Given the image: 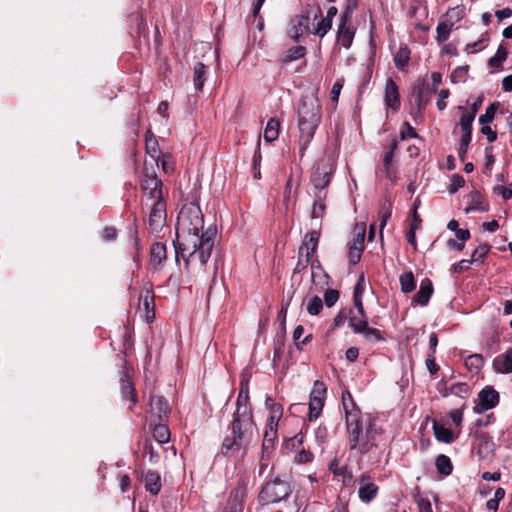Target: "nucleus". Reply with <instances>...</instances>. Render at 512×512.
<instances>
[{"mask_svg": "<svg viewBox=\"0 0 512 512\" xmlns=\"http://www.w3.org/2000/svg\"><path fill=\"white\" fill-rule=\"evenodd\" d=\"M176 259L190 265L203 266L211 256L216 230H204V219L199 205L190 203L182 207L177 218Z\"/></svg>", "mask_w": 512, "mask_h": 512, "instance_id": "obj_1", "label": "nucleus"}, {"mask_svg": "<svg viewBox=\"0 0 512 512\" xmlns=\"http://www.w3.org/2000/svg\"><path fill=\"white\" fill-rule=\"evenodd\" d=\"M231 430L233 437H226L222 444L225 453L232 449L246 447L252 441L257 430L249 404V386L244 381L240 385Z\"/></svg>", "mask_w": 512, "mask_h": 512, "instance_id": "obj_2", "label": "nucleus"}, {"mask_svg": "<svg viewBox=\"0 0 512 512\" xmlns=\"http://www.w3.org/2000/svg\"><path fill=\"white\" fill-rule=\"evenodd\" d=\"M347 443L350 451L357 455H365L374 448H378L382 442L383 430L377 421L370 415L355 418L353 414L348 416Z\"/></svg>", "mask_w": 512, "mask_h": 512, "instance_id": "obj_3", "label": "nucleus"}, {"mask_svg": "<svg viewBox=\"0 0 512 512\" xmlns=\"http://www.w3.org/2000/svg\"><path fill=\"white\" fill-rule=\"evenodd\" d=\"M321 122V105L317 90L306 92L297 107L300 153L303 156Z\"/></svg>", "mask_w": 512, "mask_h": 512, "instance_id": "obj_4", "label": "nucleus"}, {"mask_svg": "<svg viewBox=\"0 0 512 512\" xmlns=\"http://www.w3.org/2000/svg\"><path fill=\"white\" fill-rule=\"evenodd\" d=\"M291 494L287 482L278 478L268 481L259 493V502L263 505L273 504L286 499Z\"/></svg>", "mask_w": 512, "mask_h": 512, "instance_id": "obj_5", "label": "nucleus"}, {"mask_svg": "<svg viewBox=\"0 0 512 512\" xmlns=\"http://www.w3.org/2000/svg\"><path fill=\"white\" fill-rule=\"evenodd\" d=\"M334 171V159L331 156L323 157L313 166L311 181L318 193L323 194L331 181Z\"/></svg>", "mask_w": 512, "mask_h": 512, "instance_id": "obj_6", "label": "nucleus"}, {"mask_svg": "<svg viewBox=\"0 0 512 512\" xmlns=\"http://www.w3.org/2000/svg\"><path fill=\"white\" fill-rule=\"evenodd\" d=\"M148 162H145L144 178L142 181V205L150 203H156L157 201H165L162 192V181L159 180L155 174V171H151L147 168Z\"/></svg>", "mask_w": 512, "mask_h": 512, "instance_id": "obj_7", "label": "nucleus"}, {"mask_svg": "<svg viewBox=\"0 0 512 512\" xmlns=\"http://www.w3.org/2000/svg\"><path fill=\"white\" fill-rule=\"evenodd\" d=\"M143 211L148 214V228L151 233H159L166 224V202L157 201L142 205Z\"/></svg>", "mask_w": 512, "mask_h": 512, "instance_id": "obj_8", "label": "nucleus"}, {"mask_svg": "<svg viewBox=\"0 0 512 512\" xmlns=\"http://www.w3.org/2000/svg\"><path fill=\"white\" fill-rule=\"evenodd\" d=\"M327 388L322 381H315L309 397V421L316 420L324 407Z\"/></svg>", "mask_w": 512, "mask_h": 512, "instance_id": "obj_9", "label": "nucleus"}, {"mask_svg": "<svg viewBox=\"0 0 512 512\" xmlns=\"http://www.w3.org/2000/svg\"><path fill=\"white\" fill-rule=\"evenodd\" d=\"M249 484V477L246 474H241L236 487L230 492L227 508L243 512L244 500L247 495V486Z\"/></svg>", "mask_w": 512, "mask_h": 512, "instance_id": "obj_10", "label": "nucleus"}, {"mask_svg": "<svg viewBox=\"0 0 512 512\" xmlns=\"http://www.w3.org/2000/svg\"><path fill=\"white\" fill-rule=\"evenodd\" d=\"M378 492V486L371 480L370 476L363 474L359 478L358 496L361 501L369 503Z\"/></svg>", "mask_w": 512, "mask_h": 512, "instance_id": "obj_11", "label": "nucleus"}, {"mask_svg": "<svg viewBox=\"0 0 512 512\" xmlns=\"http://www.w3.org/2000/svg\"><path fill=\"white\" fill-rule=\"evenodd\" d=\"M319 238L320 232L317 230L306 233L299 247L298 253L306 258L313 259L318 247Z\"/></svg>", "mask_w": 512, "mask_h": 512, "instance_id": "obj_12", "label": "nucleus"}, {"mask_svg": "<svg viewBox=\"0 0 512 512\" xmlns=\"http://www.w3.org/2000/svg\"><path fill=\"white\" fill-rule=\"evenodd\" d=\"M309 32V17L305 15H297L291 19L288 34L295 41Z\"/></svg>", "mask_w": 512, "mask_h": 512, "instance_id": "obj_13", "label": "nucleus"}, {"mask_svg": "<svg viewBox=\"0 0 512 512\" xmlns=\"http://www.w3.org/2000/svg\"><path fill=\"white\" fill-rule=\"evenodd\" d=\"M384 100L387 107L397 111L400 107V94L397 84L391 79H387L384 92Z\"/></svg>", "mask_w": 512, "mask_h": 512, "instance_id": "obj_14", "label": "nucleus"}, {"mask_svg": "<svg viewBox=\"0 0 512 512\" xmlns=\"http://www.w3.org/2000/svg\"><path fill=\"white\" fill-rule=\"evenodd\" d=\"M311 265L312 271V279L316 282V278L322 273L323 278L328 279V275L324 273L320 262L318 260H313L311 258H306L305 256L298 253V261L296 267L294 269L295 272H301L307 268L308 265Z\"/></svg>", "mask_w": 512, "mask_h": 512, "instance_id": "obj_15", "label": "nucleus"}, {"mask_svg": "<svg viewBox=\"0 0 512 512\" xmlns=\"http://www.w3.org/2000/svg\"><path fill=\"white\" fill-rule=\"evenodd\" d=\"M499 402V394L496 390L491 387H485L479 393V409L478 412H482L491 408H494Z\"/></svg>", "mask_w": 512, "mask_h": 512, "instance_id": "obj_16", "label": "nucleus"}, {"mask_svg": "<svg viewBox=\"0 0 512 512\" xmlns=\"http://www.w3.org/2000/svg\"><path fill=\"white\" fill-rule=\"evenodd\" d=\"M278 438V426L266 424L262 442V458L268 457Z\"/></svg>", "mask_w": 512, "mask_h": 512, "instance_id": "obj_17", "label": "nucleus"}, {"mask_svg": "<svg viewBox=\"0 0 512 512\" xmlns=\"http://www.w3.org/2000/svg\"><path fill=\"white\" fill-rule=\"evenodd\" d=\"M492 367L495 372L508 374L512 372V348H509L505 353L498 355L492 362Z\"/></svg>", "mask_w": 512, "mask_h": 512, "instance_id": "obj_18", "label": "nucleus"}, {"mask_svg": "<svg viewBox=\"0 0 512 512\" xmlns=\"http://www.w3.org/2000/svg\"><path fill=\"white\" fill-rule=\"evenodd\" d=\"M348 18L341 17V24L338 28L337 40L346 49L350 48L355 31L352 27L346 25Z\"/></svg>", "mask_w": 512, "mask_h": 512, "instance_id": "obj_19", "label": "nucleus"}, {"mask_svg": "<svg viewBox=\"0 0 512 512\" xmlns=\"http://www.w3.org/2000/svg\"><path fill=\"white\" fill-rule=\"evenodd\" d=\"M150 407L151 412L159 419H162L170 411L168 401L162 396H153L150 400Z\"/></svg>", "mask_w": 512, "mask_h": 512, "instance_id": "obj_20", "label": "nucleus"}, {"mask_svg": "<svg viewBox=\"0 0 512 512\" xmlns=\"http://www.w3.org/2000/svg\"><path fill=\"white\" fill-rule=\"evenodd\" d=\"M433 293L432 283L429 279H425L421 282L418 292L415 295V301L421 305L425 306L429 302Z\"/></svg>", "mask_w": 512, "mask_h": 512, "instance_id": "obj_21", "label": "nucleus"}, {"mask_svg": "<svg viewBox=\"0 0 512 512\" xmlns=\"http://www.w3.org/2000/svg\"><path fill=\"white\" fill-rule=\"evenodd\" d=\"M397 148V142L393 141V143L390 145L389 149L385 152L384 158H383V166L385 170L386 177L390 180L396 179V169L394 168L392 164V158L394 151Z\"/></svg>", "mask_w": 512, "mask_h": 512, "instance_id": "obj_22", "label": "nucleus"}, {"mask_svg": "<svg viewBox=\"0 0 512 512\" xmlns=\"http://www.w3.org/2000/svg\"><path fill=\"white\" fill-rule=\"evenodd\" d=\"M342 404H343V408L345 411L346 423L348 422V416L350 414H353L356 419L364 416L360 413V410L356 407V404H355V402L352 398V395L349 391H344L342 393Z\"/></svg>", "mask_w": 512, "mask_h": 512, "instance_id": "obj_23", "label": "nucleus"}, {"mask_svg": "<svg viewBox=\"0 0 512 512\" xmlns=\"http://www.w3.org/2000/svg\"><path fill=\"white\" fill-rule=\"evenodd\" d=\"M208 76V68L201 62H197L193 69V84L196 90H202Z\"/></svg>", "mask_w": 512, "mask_h": 512, "instance_id": "obj_24", "label": "nucleus"}, {"mask_svg": "<svg viewBox=\"0 0 512 512\" xmlns=\"http://www.w3.org/2000/svg\"><path fill=\"white\" fill-rule=\"evenodd\" d=\"M325 197H326V192H324L323 194L317 193L316 194L317 199L314 201L312 211H311V219L313 221H317L316 224L318 226H320V224H321L320 221H318V220H321L325 214V209H326V206L324 203Z\"/></svg>", "mask_w": 512, "mask_h": 512, "instance_id": "obj_25", "label": "nucleus"}, {"mask_svg": "<svg viewBox=\"0 0 512 512\" xmlns=\"http://www.w3.org/2000/svg\"><path fill=\"white\" fill-rule=\"evenodd\" d=\"M314 20H318V22L312 33L318 35L321 38L324 37L326 33L331 29L332 23L329 22V19L322 17V11L320 8H317L314 14Z\"/></svg>", "mask_w": 512, "mask_h": 512, "instance_id": "obj_26", "label": "nucleus"}, {"mask_svg": "<svg viewBox=\"0 0 512 512\" xmlns=\"http://www.w3.org/2000/svg\"><path fill=\"white\" fill-rule=\"evenodd\" d=\"M329 469L334 475L341 477L343 485L350 486L353 483L352 472L347 466H339L338 463L333 462L330 464Z\"/></svg>", "mask_w": 512, "mask_h": 512, "instance_id": "obj_27", "label": "nucleus"}, {"mask_svg": "<svg viewBox=\"0 0 512 512\" xmlns=\"http://www.w3.org/2000/svg\"><path fill=\"white\" fill-rule=\"evenodd\" d=\"M145 488L153 495H157L161 489L160 476L155 472L148 471L144 476Z\"/></svg>", "mask_w": 512, "mask_h": 512, "instance_id": "obj_28", "label": "nucleus"}, {"mask_svg": "<svg viewBox=\"0 0 512 512\" xmlns=\"http://www.w3.org/2000/svg\"><path fill=\"white\" fill-rule=\"evenodd\" d=\"M297 187L298 182L292 177H289L284 188V204L287 208L290 204H294L295 202Z\"/></svg>", "mask_w": 512, "mask_h": 512, "instance_id": "obj_29", "label": "nucleus"}, {"mask_svg": "<svg viewBox=\"0 0 512 512\" xmlns=\"http://www.w3.org/2000/svg\"><path fill=\"white\" fill-rule=\"evenodd\" d=\"M433 431L436 439L441 442L451 443L454 440L452 431L436 421L433 423Z\"/></svg>", "mask_w": 512, "mask_h": 512, "instance_id": "obj_30", "label": "nucleus"}, {"mask_svg": "<svg viewBox=\"0 0 512 512\" xmlns=\"http://www.w3.org/2000/svg\"><path fill=\"white\" fill-rule=\"evenodd\" d=\"M410 60V50L407 46H401L399 50L394 55V63L395 66L404 71L408 66Z\"/></svg>", "mask_w": 512, "mask_h": 512, "instance_id": "obj_31", "label": "nucleus"}, {"mask_svg": "<svg viewBox=\"0 0 512 512\" xmlns=\"http://www.w3.org/2000/svg\"><path fill=\"white\" fill-rule=\"evenodd\" d=\"M280 123L277 119L271 118L266 124L264 130V139L267 142H273L279 136Z\"/></svg>", "mask_w": 512, "mask_h": 512, "instance_id": "obj_32", "label": "nucleus"}, {"mask_svg": "<svg viewBox=\"0 0 512 512\" xmlns=\"http://www.w3.org/2000/svg\"><path fill=\"white\" fill-rule=\"evenodd\" d=\"M141 303L146 311L147 321L154 318V295L151 290H146L145 294L141 296Z\"/></svg>", "mask_w": 512, "mask_h": 512, "instance_id": "obj_33", "label": "nucleus"}, {"mask_svg": "<svg viewBox=\"0 0 512 512\" xmlns=\"http://www.w3.org/2000/svg\"><path fill=\"white\" fill-rule=\"evenodd\" d=\"M151 262L154 265H160L166 259V246L162 243H155L151 247Z\"/></svg>", "mask_w": 512, "mask_h": 512, "instance_id": "obj_34", "label": "nucleus"}, {"mask_svg": "<svg viewBox=\"0 0 512 512\" xmlns=\"http://www.w3.org/2000/svg\"><path fill=\"white\" fill-rule=\"evenodd\" d=\"M348 313L349 326L353 329L354 333L360 332V329L367 323L366 314L359 315L358 313H354L352 310H349Z\"/></svg>", "mask_w": 512, "mask_h": 512, "instance_id": "obj_35", "label": "nucleus"}, {"mask_svg": "<svg viewBox=\"0 0 512 512\" xmlns=\"http://www.w3.org/2000/svg\"><path fill=\"white\" fill-rule=\"evenodd\" d=\"M438 472L444 476H448L452 473V463L448 456L441 454L437 456L435 461Z\"/></svg>", "mask_w": 512, "mask_h": 512, "instance_id": "obj_36", "label": "nucleus"}, {"mask_svg": "<svg viewBox=\"0 0 512 512\" xmlns=\"http://www.w3.org/2000/svg\"><path fill=\"white\" fill-rule=\"evenodd\" d=\"M399 281L401 285V290L404 293H409L413 291L416 287L414 275L411 271L403 273L400 276Z\"/></svg>", "mask_w": 512, "mask_h": 512, "instance_id": "obj_37", "label": "nucleus"}, {"mask_svg": "<svg viewBox=\"0 0 512 512\" xmlns=\"http://www.w3.org/2000/svg\"><path fill=\"white\" fill-rule=\"evenodd\" d=\"M465 365L471 372H478L484 365V358L481 354H472L465 359Z\"/></svg>", "mask_w": 512, "mask_h": 512, "instance_id": "obj_38", "label": "nucleus"}, {"mask_svg": "<svg viewBox=\"0 0 512 512\" xmlns=\"http://www.w3.org/2000/svg\"><path fill=\"white\" fill-rule=\"evenodd\" d=\"M360 330L357 334H362L369 342H379L384 339L379 330L368 326V322Z\"/></svg>", "mask_w": 512, "mask_h": 512, "instance_id": "obj_39", "label": "nucleus"}, {"mask_svg": "<svg viewBox=\"0 0 512 512\" xmlns=\"http://www.w3.org/2000/svg\"><path fill=\"white\" fill-rule=\"evenodd\" d=\"M153 437L160 444L167 443L170 440V432L166 425L158 424L153 429Z\"/></svg>", "mask_w": 512, "mask_h": 512, "instance_id": "obj_40", "label": "nucleus"}, {"mask_svg": "<svg viewBox=\"0 0 512 512\" xmlns=\"http://www.w3.org/2000/svg\"><path fill=\"white\" fill-rule=\"evenodd\" d=\"M270 414L267 418L266 424L278 426V422L283 415V407L279 403H272L270 407Z\"/></svg>", "mask_w": 512, "mask_h": 512, "instance_id": "obj_41", "label": "nucleus"}, {"mask_svg": "<svg viewBox=\"0 0 512 512\" xmlns=\"http://www.w3.org/2000/svg\"><path fill=\"white\" fill-rule=\"evenodd\" d=\"M306 48L304 46H295L288 49L283 57L284 62H292L304 57Z\"/></svg>", "mask_w": 512, "mask_h": 512, "instance_id": "obj_42", "label": "nucleus"}, {"mask_svg": "<svg viewBox=\"0 0 512 512\" xmlns=\"http://www.w3.org/2000/svg\"><path fill=\"white\" fill-rule=\"evenodd\" d=\"M474 210H479L483 212L488 211V204L483 202L481 195L478 193H475L472 196V204L465 209V212L470 213L471 211Z\"/></svg>", "mask_w": 512, "mask_h": 512, "instance_id": "obj_43", "label": "nucleus"}, {"mask_svg": "<svg viewBox=\"0 0 512 512\" xmlns=\"http://www.w3.org/2000/svg\"><path fill=\"white\" fill-rule=\"evenodd\" d=\"M474 119H475V111L474 112L464 111L461 116V119H460L461 131L472 133V123H473Z\"/></svg>", "mask_w": 512, "mask_h": 512, "instance_id": "obj_44", "label": "nucleus"}, {"mask_svg": "<svg viewBox=\"0 0 512 512\" xmlns=\"http://www.w3.org/2000/svg\"><path fill=\"white\" fill-rule=\"evenodd\" d=\"M507 51L505 48H503L502 46H500L496 52V54L491 57L488 61L489 63V66L491 67H494V68H498L502 65V63L505 61V59L507 58Z\"/></svg>", "mask_w": 512, "mask_h": 512, "instance_id": "obj_45", "label": "nucleus"}, {"mask_svg": "<svg viewBox=\"0 0 512 512\" xmlns=\"http://www.w3.org/2000/svg\"><path fill=\"white\" fill-rule=\"evenodd\" d=\"M307 312L310 315H317L323 308L322 299L318 296L312 297L307 303Z\"/></svg>", "mask_w": 512, "mask_h": 512, "instance_id": "obj_46", "label": "nucleus"}, {"mask_svg": "<svg viewBox=\"0 0 512 512\" xmlns=\"http://www.w3.org/2000/svg\"><path fill=\"white\" fill-rule=\"evenodd\" d=\"M498 106H499V103H497V102L490 104L486 108L485 113L480 116L479 122L482 125H486V124L492 122L493 119H494L495 112H496V109H497Z\"/></svg>", "mask_w": 512, "mask_h": 512, "instance_id": "obj_47", "label": "nucleus"}, {"mask_svg": "<svg viewBox=\"0 0 512 512\" xmlns=\"http://www.w3.org/2000/svg\"><path fill=\"white\" fill-rule=\"evenodd\" d=\"M468 66H459L451 73V81L453 83L464 82L468 75Z\"/></svg>", "mask_w": 512, "mask_h": 512, "instance_id": "obj_48", "label": "nucleus"}, {"mask_svg": "<svg viewBox=\"0 0 512 512\" xmlns=\"http://www.w3.org/2000/svg\"><path fill=\"white\" fill-rule=\"evenodd\" d=\"M436 39L438 42L446 41L451 33V24L448 23H440L436 28Z\"/></svg>", "mask_w": 512, "mask_h": 512, "instance_id": "obj_49", "label": "nucleus"}, {"mask_svg": "<svg viewBox=\"0 0 512 512\" xmlns=\"http://www.w3.org/2000/svg\"><path fill=\"white\" fill-rule=\"evenodd\" d=\"M366 234V224L364 222L356 223L353 229V239L354 241L361 242L364 244Z\"/></svg>", "mask_w": 512, "mask_h": 512, "instance_id": "obj_50", "label": "nucleus"}, {"mask_svg": "<svg viewBox=\"0 0 512 512\" xmlns=\"http://www.w3.org/2000/svg\"><path fill=\"white\" fill-rule=\"evenodd\" d=\"M489 245L481 244L472 253L471 259L473 262H481L489 252Z\"/></svg>", "mask_w": 512, "mask_h": 512, "instance_id": "obj_51", "label": "nucleus"}, {"mask_svg": "<svg viewBox=\"0 0 512 512\" xmlns=\"http://www.w3.org/2000/svg\"><path fill=\"white\" fill-rule=\"evenodd\" d=\"M469 387L466 383H456L450 386L449 393L459 397H465L468 394Z\"/></svg>", "mask_w": 512, "mask_h": 512, "instance_id": "obj_52", "label": "nucleus"}, {"mask_svg": "<svg viewBox=\"0 0 512 512\" xmlns=\"http://www.w3.org/2000/svg\"><path fill=\"white\" fill-rule=\"evenodd\" d=\"M400 138L402 140H406L408 138H418V134L408 122H405L400 129Z\"/></svg>", "mask_w": 512, "mask_h": 512, "instance_id": "obj_53", "label": "nucleus"}, {"mask_svg": "<svg viewBox=\"0 0 512 512\" xmlns=\"http://www.w3.org/2000/svg\"><path fill=\"white\" fill-rule=\"evenodd\" d=\"M391 217V205H383L380 209V236L382 237V230L385 227L388 219Z\"/></svg>", "mask_w": 512, "mask_h": 512, "instance_id": "obj_54", "label": "nucleus"}, {"mask_svg": "<svg viewBox=\"0 0 512 512\" xmlns=\"http://www.w3.org/2000/svg\"><path fill=\"white\" fill-rule=\"evenodd\" d=\"M426 89L425 84L419 85L414 88V94L416 97L417 105L419 109L428 103V99L424 97V90Z\"/></svg>", "mask_w": 512, "mask_h": 512, "instance_id": "obj_55", "label": "nucleus"}, {"mask_svg": "<svg viewBox=\"0 0 512 512\" xmlns=\"http://www.w3.org/2000/svg\"><path fill=\"white\" fill-rule=\"evenodd\" d=\"M339 299V292L334 289H328L324 294V301L327 307H332Z\"/></svg>", "mask_w": 512, "mask_h": 512, "instance_id": "obj_56", "label": "nucleus"}, {"mask_svg": "<svg viewBox=\"0 0 512 512\" xmlns=\"http://www.w3.org/2000/svg\"><path fill=\"white\" fill-rule=\"evenodd\" d=\"M493 446L494 444L489 438L482 437L481 442L479 444L478 453L484 454V456H486L492 451Z\"/></svg>", "mask_w": 512, "mask_h": 512, "instance_id": "obj_57", "label": "nucleus"}, {"mask_svg": "<svg viewBox=\"0 0 512 512\" xmlns=\"http://www.w3.org/2000/svg\"><path fill=\"white\" fill-rule=\"evenodd\" d=\"M121 389H122V393L123 395H126V396H129L132 400L133 403H135V397H134V389H133V386H132V383L129 379H122L121 380Z\"/></svg>", "mask_w": 512, "mask_h": 512, "instance_id": "obj_58", "label": "nucleus"}, {"mask_svg": "<svg viewBox=\"0 0 512 512\" xmlns=\"http://www.w3.org/2000/svg\"><path fill=\"white\" fill-rule=\"evenodd\" d=\"M151 158L156 163V165L159 164V161L161 162V166L164 172L168 173L172 169L170 164V156L162 155L160 158L159 156L152 155Z\"/></svg>", "mask_w": 512, "mask_h": 512, "instance_id": "obj_59", "label": "nucleus"}, {"mask_svg": "<svg viewBox=\"0 0 512 512\" xmlns=\"http://www.w3.org/2000/svg\"><path fill=\"white\" fill-rule=\"evenodd\" d=\"M362 248L361 247H349V252H348V258H349V262L353 265L357 264L360 259H361V255H362Z\"/></svg>", "mask_w": 512, "mask_h": 512, "instance_id": "obj_60", "label": "nucleus"}, {"mask_svg": "<svg viewBox=\"0 0 512 512\" xmlns=\"http://www.w3.org/2000/svg\"><path fill=\"white\" fill-rule=\"evenodd\" d=\"M493 192L496 194H500L505 200L512 198V183L508 186H496L493 189Z\"/></svg>", "mask_w": 512, "mask_h": 512, "instance_id": "obj_61", "label": "nucleus"}, {"mask_svg": "<svg viewBox=\"0 0 512 512\" xmlns=\"http://www.w3.org/2000/svg\"><path fill=\"white\" fill-rule=\"evenodd\" d=\"M416 503L419 512H433L431 502L421 496L416 498Z\"/></svg>", "mask_w": 512, "mask_h": 512, "instance_id": "obj_62", "label": "nucleus"}, {"mask_svg": "<svg viewBox=\"0 0 512 512\" xmlns=\"http://www.w3.org/2000/svg\"><path fill=\"white\" fill-rule=\"evenodd\" d=\"M464 184H465L464 178L460 175L455 174L452 177L449 191L451 193H455L459 188L463 187Z\"/></svg>", "mask_w": 512, "mask_h": 512, "instance_id": "obj_63", "label": "nucleus"}, {"mask_svg": "<svg viewBox=\"0 0 512 512\" xmlns=\"http://www.w3.org/2000/svg\"><path fill=\"white\" fill-rule=\"evenodd\" d=\"M349 317V313L346 310H341L334 318V328L343 325Z\"/></svg>", "mask_w": 512, "mask_h": 512, "instance_id": "obj_64", "label": "nucleus"}]
</instances>
